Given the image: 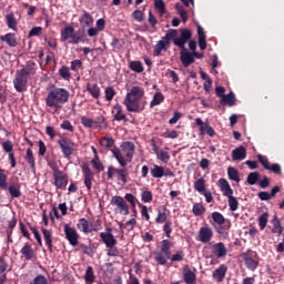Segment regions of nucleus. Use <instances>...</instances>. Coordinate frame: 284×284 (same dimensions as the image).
Returning a JSON list of instances; mask_svg holds the SVG:
<instances>
[{
  "mask_svg": "<svg viewBox=\"0 0 284 284\" xmlns=\"http://www.w3.org/2000/svg\"><path fill=\"white\" fill-rule=\"evenodd\" d=\"M232 229V222L229 220L223 224L214 225L215 232L221 239H230V230Z\"/></svg>",
  "mask_w": 284,
  "mask_h": 284,
  "instance_id": "obj_18",
  "label": "nucleus"
},
{
  "mask_svg": "<svg viewBox=\"0 0 284 284\" xmlns=\"http://www.w3.org/2000/svg\"><path fill=\"white\" fill-rule=\"evenodd\" d=\"M227 175L231 181H235V183H241V178L239 175V170L233 166H229Z\"/></svg>",
  "mask_w": 284,
  "mask_h": 284,
  "instance_id": "obj_44",
  "label": "nucleus"
},
{
  "mask_svg": "<svg viewBox=\"0 0 284 284\" xmlns=\"http://www.w3.org/2000/svg\"><path fill=\"white\" fill-rule=\"evenodd\" d=\"M212 220L214 223H212L213 227L214 225H223V223H226L230 220H226L225 216H223L220 212H213L211 214Z\"/></svg>",
  "mask_w": 284,
  "mask_h": 284,
  "instance_id": "obj_40",
  "label": "nucleus"
},
{
  "mask_svg": "<svg viewBox=\"0 0 284 284\" xmlns=\"http://www.w3.org/2000/svg\"><path fill=\"white\" fill-rule=\"evenodd\" d=\"M227 199L231 212H236V210H239V200L234 195H231Z\"/></svg>",
  "mask_w": 284,
  "mask_h": 284,
  "instance_id": "obj_58",
  "label": "nucleus"
},
{
  "mask_svg": "<svg viewBox=\"0 0 284 284\" xmlns=\"http://www.w3.org/2000/svg\"><path fill=\"white\" fill-rule=\"evenodd\" d=\"M91 164L93 166V170H98V172H103V170H105V168L103 166V162L99 159V155H95L91 160Z\"/></svg>",
  "mask_w": 284,
  "mask_h": 284,
  "instance_id": "obj_51",
  "label": "nucleus"
},
{
  "mask_svg": "<svg viewBox=\"0 0 284 284\" xmlns=\"http://www.w3.org/2000/svg\"><path fill=\"white\" fill-rule=\"evenodd\" d=\"M174 243L170 240H162L160 242V250L154 252V261L158 265H168V260L172 257V247Z\"/></svg>",
  "mask_w": 284,
  "mask_h": 284,
  "instance_id": "obj_5",
  "label": "nucleus"
},
{
  "mask_svg": "<svg viewBox=\"0 0 284 284\" xmlns=\"http://www.w3.org/2000/svg\"><path fill=\"white\" fill-rule=\"evenodd\" d=\"M30 74H32V69L30 68H23L16 72L13 85L17 92H26V87L28 85V77H30Z\"/></svg>",
  "mask_w": 284,
  "mask_h": 284,
  "instance_id": "obj_6",
  "label": "nucleus"
},
{
  "mask_svg": "<svg viewBox=\"0 0 284 284\" xmlns=\"http://www.w3.org/2000/svg\"><path fill=\"white\" fill-rule=\"evenodd\" d=\"M258 179H261V173L251 172L246 178V183H248V185H256V183H258Z\"/></svg>",
  "mask_w": 284,
  "mask_h": 284,
  "instance_id": "obj_48",
  "label": "nucleus"
},
{
  "mask_svg": "<svg viewBox=\"0 0 284 284\" xmlns=\"http://www.w3.org/2000/svg\"><path fill=\"white\" fill-rule=\"evenodd\" d=\"M0 189L8 190V175H6V171L0 169Z\"/></svg>",
  "mask_w": 284,
  "mask_h": 284,
  "instance_id": "obj_54",
  "label": "nucleus"
},
{
  "mask_svg": "<svg viewBox=\"0 0 284 284\" xmlns=\"http://www.w3.org/2000/svg\"><path fill=\"white\" fill-rule=\"evenodd\" d=\"M253 254H254V252H252V251L243 254V261L245 263V266L247 267V270H251V272H254V270H256V267H258V261H256V260H254V257H252Z\"/></svg>",
  "mask_w": 284,
  "mask_h": 284,
  "instance_id": "obj_20",
  "label": "nucleus"
},
{
  "mask_svg": "<svg viewBox=\"0 0 284 284\" xmlns=\"http://www.w3.org/2000/svg\"><path fill=\"white\" fill-rule=\"evenodd\" d=\"M68 101H70V91H68V89L53 88L47 95L45 105L59 112Z\"/></svg>",
  "mask_w": 284,
  "mask_h": 284,
  "instance_id": "obj_3",
  "label": "nucleus"
},
{
  "mask_svg": "<svg viewBox=\"0 0 284 284\" xmlns=\"http://www.w3.org/2000/svg\"><path fill=\"white\" fill-rule=\"evenodd\" d=\"M170 258H171V263H181V261H183V258H185V252L178 251Z\"/></svg>",
  "mask_w": 284,
  "mask_h": 284,
  "instance_id": "obj_59",
  "label": "nucleus"
},
{
  "mask_svg": "<svg viewBox=\"0 0 284 284\" xmlns=\"http://www.w3.org/2000/svg\"><path fill=\"white\" fill-rule=\"evenodd\" d=\"M105 101H112L114 97H116V91H114V87H106L104 90Z\"/></svg>",
  "mask_w": 284,
  "mask_h": 284,
  "instance_id": "obj_55",
  "label": "nucleus"
},
{
  "mask_svg": "<svg viewBox=\"0 0 284 284\" xmlns=\"http://www.w3.org/2000/svg\"><path fill=\"white\" fill-rule=\"evenodd\" d=\"M93 125H94V129H103V128H108V121H105V116H103L102 114L98 115L95 118V120H93Z\"/></svg>",
  "mask_w": 284,
  "mask_h": 284,
  "instance_id": "obj_42",
  "label": "nucleus"
},
{
  "mask_svg": "<svg viewBox=\"0 0 284 284\" xmlns=\"http://www.w3.org/2000/svg\"><path fill=\"white\" fill-rule=\"evenodd\" d=\"M155 223H168V207L159 206Z\"/></svg>",
  "mask_w": 284,
  "mask_h": 284,
  "instance_id": "obj_34",
  "label": "nucleus"
},
{
  "mask_svg": "<svg viewBox=\"0 0 284 284\" xmlns=\"http://www.w3.org/2000/svg\"><path fill=\"white\" fill-rule=\"evenodd\" d=\"M226 274H227V265L221 264L220 267L213 271L212 273L213 281H216V283H223V281H225Z\"/></svg>",
  "mask_w": 284,
  "mask_h": 284,
  "instance_id": "obj_21",
  "label": "nucleus"
},
{
  "mask_svg": "<svg viewBox=\"0 0 284 284\" xmlns=\"http://www.w3.org/2000/svg\"><path fill=\"white\" fill-rule=\"evenodd\" d=\"M123 105H125L128 112L141 114L148 105V101H145V89L139 85L132 87L124 98Z\"/></svg>",
  "mask_w": 284,
  "mask_h": 284,
  "instance_id": "obj_2",
  "label": "nucleus"
},
{
  "mask_svg": "<svg viewBox=\"0 0 284 284\" xmlns=\"http://www.w3.org/2000/svg\"><path fill=\"white\" fill-rule=\"evenodd\" d=\"M93 226L90 221H88L85 217H82L78 221L77 227L80 230V232H83V234H90L92 232H99L101 230V220H95Z\"/></svg>",
  "mask_w": 284,
  "mask_h": 284,
  "instance_id": "obj_10",
  "label": "nucleus"
},
{
  "mask_svg": "<svg viewBox=\"0 0 284 284\" xmlns=\"http://www.w3.org/2000/svg\"><path fill=\"white\" fill-rule=\"evenodd\" d=\"M95 278L94 268L92 266H88L84 274L85 283H94Z\"/></svg>",
  "mask_w": 284,
  "mask_h": 284,
  "instance_id": "obj_46",
  "label": "nucleus"
},
{
  "mask_svg": "<svg viewBox=\"0 0 284 284\" xmlns=\"http://www.w3.org/2000/svg\"><path fill=\"white\" fill-rule=\"evenodd\" d=\"M257 161H260V163H261L262 168H264V170H268L270 172H273V174H281V172H282L281 164L274 163V164L270 165V160L267 159V156L257 154Z\"/></svg>",
  "mask_w": 284,
  "mask_h": 284,
  "instance_id": "obj_12",
  "label": "nucleus"
},
{
  "mask_svg": "<svg viewBox=\"0 0 284 284\" xmlns=\"http://www.w3.org/2000/svg\"><path fill=\"white\" fill-rule=\"evenodd\" d=\"M53 179L58 190H65V187H68V175L63 171H57L53 174Z\"/></svg>",
  "mask_w": 284,
  "mask_h": 284,
  "instance_id": "obj_17",
  "label": "nucleus"
},
{
  "mask_svg": "<svg viewBox=\"0 0 284 284\" xmlns=\"http://www.w3.org/2000/svg\"><path fill=\"white\" fill-rule=\"evenodd\" d=\"M154 195H152V191H143L141 193L142 203H152Z\"/></svg>",
  "mask_w": 284,
  "mask_h": 284,
  "instance_id": "obj_57",
  "label": "nucleus"
},
{
  "mask_svg": "<svg viewBox=\"0 0 284 284\" xmlns=\"http://www.w3.org/2000/svg\"><path fill=\"white\" fill-rule=\"evenodd\" d=\"M192 39V30L190 29H180V37L179 31L176 29L168 30L166 34L159 40L154 47L153 54L154 57H161V53L168 52L170 50V41H173V45L176 48H182Z\"/></svg>",
  "mask_w": 284,
  "mask_h": 284,
  "instance_id": "obj_1",
  "label": "nucleus"
},
{
  "mask_svg": "<svg viewBox=\"0 0 284 284\" xmlns=\"http://www.w3.org/2000/svg\"><path fill=\"white\" fill-rule=\"evenodd\" d=\"M82 30L85 28H92L94 26V18L88 11H83V14L79 19Z\"/></svg>",
  "mask_w": 284,
  "mask_h": 284,
  "instance_id": "obj_24",
  "label": "nucleus"
},
{
  "mask_svg": "<svg viewBox=\"0 0 284 284\" xmlns=\"http://www.w3.org/2000/svg\"><path fill=\"white\" fill-rule=\"evenodd\" d=\"M273 233L282 235L283 234V225H281V220L275 215L273 219Z\"/></svg>",
  "mask_w": 284,
  "mask_h": 284,
  "instance_id": "obj_50",
  "label": "nucleus"
},
{
  "mask_svg": "<svg viewBox=\"0 0 284 284\" xmlns=\"http://www.w3.org/2000/svg\"><path fill=\"white\" fill-rule=\"evenodd\" d=\"M192 212L194 216H203V214H205V206L201 203H194Z\"/></svg>",
  "mask_w": 284,
  "mask_h": 284,
  "instance_id": "obj_52",
  "label": "nucleus"
},
{
  "mask_svg": "<svg viewBox=\"0 0 284 284\" xmlns=\"http://www.w3.org/2000/svg\"><path fill=\"white\" fill-rule=\"evenodd\" d=\"M29 284H49L48 277L43 274H38Z\"/></svg>",
  "mask_w": 284,
  "mask_h": 284,
  "instance_id": "obj_61",
  "label": "nucleus"
},
{
  "mask_svg": "<svg viewBox=\"0 0 284 284\" xmlns=\"http://www.w3.org/2000/svg\"><path fill=\"white\" fill-rule=\"evenodd\" d=\"M82 175L84 180V185L90 192L92 190V181H94V172H92V169H90V165L83 164L82 165Z\"/></svg>",
  "mask_w": 284,
  "mask_h": 284,
  "instance_id": "obj_15",
  "label": "nucleus"
},
{
  "mask_svg": "<svg viewBox=\"0 0 284 284\" xmlns=\"http://www.w3.org/2000/svg\"><path fill=\"white\" fill-rule=\"evenodd\" d=\"M112 114H114V121L128 122V115L123 112V106H121V104H115L113 106Z\"/></svg>",
  "mask_w": 284,
  "mask_h": 284,
  "instance_id": "obj_29",
  "label": "nucleus"
},
{
  "mask_svg": "<svg viewBox=\"0 0 284 284\" xmlns=\"http://www.w3.org/2000/svg\"><path fill=\"white\" fill-rule=\"evenodd\" d=\"M213 237L214 231H212V227L209 226V224H205L200 229L197 239L201 243H210Z\"/></svg>",
  "mask_w": 284,
  "mask_h": 284,
  "instance_id": "obj_14",
  "label": "nucleus"
},
{
  "mask_svg": "<svg viewBox=\"0 0 284 284\" xmlns=\"http://www.w3.org/2000/svg\"><path fill=\"white\" fill-rule=\"evenodd\" d=\"M63 230L67 241H69L72 247H77V245H79V233L77 229L70 226V224H64Z\"/></svg>",
  "mask_w": 284,
  "mask_h": 284,
  "instance_id": "obj_11",
  "label": "nucleus"
},
{
  "mask_svg": "<svg viewBox=\"0 0 284 284\" xmlns=\"http://www.w3.org/2000/svg\"><path fill=\"white\" fill-rule=\"evenodd\" d=\"M163 101H165V97L163 95V93L156 92L153 95L152 101L150 102V108H155V105H161V103H163Z\"/></svg>",
  "mask_w": 284,
  "mask_h": 284,
  "instance_id": "obj_43",
  "label": "nucleus"
},
{
  "mask_svg": "<svg viewBox=\"0 0 284 284\" xmlns=\"http://www.w3.org/2000/svg\"><path fill=\"white\" fill-rule=\"evenodd\" d=\"M197 37H199V48L200 50H206L207 48V41L205 31H203V27L197 26Z\"/></svg>",
  "mask_w": 284,
  "mask_h": 284,
  "instance_id": "obj_33",
  "label": "nucleus"
},
{
  "mask_svg": "<svg viewBox=\"0 0 284 284\" xmlns=\"http://www.w3.org/2000/svg\"><path fill=\"white\" fill-rule=\"evenodd\" d=\"M14 227H17V217L13 216L9 222H8V230H7V235L8 239L10 240V237L12 236V230H14Z\"/></svg>",
  "mask_w": 284,
  "mask_h": 284,
  "instance_id": "obj_60",
  "label": "nucleus"
},
{
  "mask_svg": "<svg viewBox=\"0 0 284 284\" xmlns=\"http://www.w3.org/2000/svg\"><path fill=\"white\" fill-rule=\"evenodd\" d=\"M151 176L153 179H163V176H165V169L163 166L154 164L153 169L151 170Z\"/></svg>",
  "mask_w": 284,
  "mask_h": 284,
  "instance_id": "obj_38",
  "label": "nucleus"
},
{
  "mask_svg": "<svg viewBox=\"0 0 284 284\" xmlns=\"http://www.w3.org/2000/svg\"><path fill=\"white\" fill-rule=\"evenodd\" d=\"M81 123L84 128H94V120H92L88 116H82Z\"/></svg>",
  "mask_w": 284,
  "mask_h": 284,
  "instance_id": "obj_64",
  "label": "nucleus"
},
{
  "mask_svg": "<svg viewBox=\"0 0 284 284\" xmlns=\"http://www.w3.org/2000/svg\"><path fill=\"white\" fill-rule=\"evenodd\" d=\"M245 156H247V150L243 145L232 151L233 161H244Z\"/></svg>",
  "mask_w": 284,
  "mask_h": 284,
  "instance_id": "obj_30",
  "label": "nucleus"
},
{
  "mask_svg": "<svg viewBox=\"0 0 284 284\" xmlns=\"http://www.w3.org/2000/svg\"><path fill=\"white\" fill-rule=\"evenodd\" d=\"M6 23L10 30H17L18 22L14 13L10 12L6 16Z\"/></svg>",
  "mask_w": 284,
  "mask_h": 284,
  "instance_id": "obj_41",
  "label": "nucleus"
},
{
  "mask_svg": "<svg viewBox=\"0 0 284 284\" xmlns=\"http://www.w3.org/2000/svg\"><path fill=\"white\" fill-rule=\"evenodd\" d=\"M59 75L61 79H64V81H70L72 73H70V69L65 65L59 69Z\"/></svg>",
  "mask_w": 284,
  "mask_h": 284,
  "instance_id": "obj_53",
  "label": "nucleus"
},
{
  "mask_svg": "<svg viewBox=\"0 0 284 284\" xmlns=\"http://www.w3.org/2000/svg\"><path fill=\"white\" fill-rule=\"evenodd\" d=\"M58 145L60 146L64 159H70L77 150V144L68 136H60L58 140Z\"/></svg>",
  "mask_w": 284,
  "mask_h": 284,
  "instance_id": "obj_8",
  "label": "nucleus"
},
{
  "mask_svg": "<svg viewBox=\"0 0 284 284\" xmlns=\"http://www.w3.org/2000/svg\"><path fill=\"white\" fill-rule=\"evenodd\" d=\"M21 258L26 261H32V258H37V252L32 248V244L24 243L22 248L20 250Z\"/></svg>",
  "mask_w": 284,
  "mask_h": 284,
  "instance_id": "obj_19",
  "label": "nucleus"
},
{
  "mask_svg": "<svg viewBox=\"0 0 284 284\" xmlns=\"http://www.w3.org/2000/svg\"><path fill=\"white\" fill-rule=\"evenodd\" d=\"M213 254L216 258H225V256H227V247H225V243H215L213 245Z\"/></svg>",
  "mask_w": 284,
  "mask_h": 284,
  "instance_id": "obj_25",
  "label": "nucleus"
},
{
  "mask_svg": "<svg viewBox=\"0 0 284 284\" xmlns=\"http://www.w3.org/2000/svg\"><path fill=\"white\" fill-rule=\"evenodd\" d=\"M74 34V27L72 26H67L61 30V37H60V41L62 43H65V41H68V39H72V36Z\"/></svg>",
  "mask_w": 284,
  "mask_h": 284,
  "instance_id": "obj_32",
  "label": "nucleus"
},
{
  "mask_svg": "<svg viewBox=\"0 0 284 284\" xmlns=\"http://www.w3.org/2000/svg\"><path fill=\"white\" fill-rule=\"evenodd\" d=\"M24 161L30 165V170L33 174L37 173V161L34 160V153L32 149L28 148L26 150Z\"/></svg>",
  "mask_w": 284,
  "mask_h": 284,
  "instance_id": "obj_26",
  "label": "nucleus"
},
{
  "mask_svg": "<svg viewBox=\"0 0 284 284\" xmlns=\"http://www.w3.org/2000/svg\"><path fill=\"white\" fill-rule=\"evenodd\" d=\"M106 176L109 181H114V176H116V181H121L122 185H126L130 173L125 170V166H122V169H116L110 165L108 166Z\"/></svg>",
  "mask_w": 284,
  "mask_h": 284,
  "instance_id": "obj_7",
  "label": "nucleus"
},
{
  "mask_svg": "<svg viewBox=\"0 0 284 284\" xmlns=\"http://www.w3.org/2000/svg\"><path fill=\"white\" fill-rule=\"evenodd\" d=\"M0 41H3L9 48H17V34L7 33L0 37Z\"/></svg>",
  "mask_w": 284,
  "mask_h": 284,
  "instance_id": "obj_31",
  "label": "nucleus"
},
{
  "mask_svg": "<svg viewBox=\"0 0 284 284\" xmlns=\"http://www.w3.org/2000/svg\"><path fill=\"white\" fill-rule=\"evenodd\" d=\"M200 132H201V134H204L206 132V134L209 136H214L216 134V132H214V129L212 128V125H210L209 123H206V125L200 128Z\"/></svg>",
  "mask_w": 284,
  "mask_h": 284,
  "instance_id": "obj_62",
  "label": "nucleus"
},
{
  "mask_svg": "<svg viewBox=\"0 0 284 284\" xmlns=\"http://www.w3.org/2000/svg\"><path fill=\"white\" fill-rule=\"evenodd\" d=\"M129 68H130V70H132V72H136L138 74H141V72H143V70H145L143 68V62H141L139 60L130 61Z\"/></svg>",
  "mask_w": 284,
  "mask_h": 284,
  "instance_id": "obj_39",
  "label": "nucleus"
},
{
  "mask_svg": "<svg viewBox=\"0 0 284 284\" xmlns=\"http://www.w3.org/2000/svg\"><path fill=\"white\" fill-rule=\"evenodd\" d=\"M154 8L158 10L160 17H163L168 11L165 9V1L163 0H154Z\"/></svg>",
  "mask_w": 284,
  "mask_h": 284,
  "instance_id": "obj_49",
  "label": "nucleus"
},
{
  "mask_svg": "<svg viewBox=\"0 0 284 284\" xmlns=\"http://www.w3.org/2000/svg\"><path fill=\"white\" fill-rule=\"evenodd\" d=\"M87 90L89 91V93L93 99H99V97H101V88H99V84L97 83L92 84L88 82Z\"/></svg>",
  "mask_w": 284,
  "mask_h": 284,
  "instance_id": "obj_35",
  "label": "nucleus"
},
{
  "mask_svg": "<svg viewBox=\"0 0 284 284\" xmlns=\"http://www.w3.org/2000/svg\"><path fill=\"white\" fill-rule=\"evenodd\" d=\"M183 280L186 284H196V273L189 265L183 267Z\"/></svg>",
  "mask_w": 284,
  "mask_h": 284,
  "instance_id": "obj_23",
  "label": "nucleus"
},
{
  "mask_svg": "<svg viewBox=\"0 0 284 284\" xmlns=\"http://www.w3.org/2000/svg\"><path fill=\"white\" fill-rule=\"evenodd\" d=\"M124 201L126 203H130L132 210H134V207H136V205H139V203H141V202H139V199H136V196H134V194H132V193H126L124 195Z\"/></svg>",
  "mask_w": 284,
  "mask_h": 284,
  "instance_id": "obj_47",
  "label": "nucleus"
},
{
  "mask_svg": "<svg viewBox=\"0 0 284 284\" xmlns=\"http://www.w3.org/2000/svg\"><path fill=\"white\" fill-rule=\"evenodd\" d=\"M7 190L11 199H19V196H21V183H19V180H17V182L10 183L9 186L7 184Z\"/></svg>",
  "mask_w": 284,
  "mask_h": 284,
  "instance_id": "obj_27",
  "label": "nucleus"
},
{
  "mask_svg": "<svg viewBox=\"0 0 284 284\" xmlns=\"http://www.w3.org/2000/svg\"><path fill=\"white\" fill-rule=\"evenodd\" d=\"M193 187H194L195 192H199L200 194H203V192H206L205 191V179L204 178L197 179L194 182Z\"/></svg>",
  "mask_w": 284,
  "mask_h": 284,
  "instance_id": "obj_45",
  "label": "nucleus"
},
{
  "mask_svg": "<svg viewBox=\"0 0 284 284\" xmlns=\"http://www.w3.org/2000/svg\"><path fill=\"white\" fill-rule=\"evenodd\" d=\"M156 159L159 161H162V163H169L170 162V152L161 150L160 152H158Z\"/></svg>",
  "mask_w": 284,
  "mask_h": 284,
  "instance_id": "obj_56",
  "label": "nucleus"
},
{
  "mask_svg": "<svg viewBox=\"0 0 284 284\" xmlns=\"http://www.w3.org/2000/svg\"><path fill=\"white\" fill-rule=\"evenodd\" d=\"M221 103L229 105L230 108L236 105V97L234 95V92H230L229 94L223 95Z\"/></svg>",
  "mask_w": 284,
  "mask_h": 284,
  "instance_id": "obj_36",
  "label": "nucleus"
},
{
  "mask_svg": "<svg viewBox=\"0 0 284 284\" xmlns=\"http://www.w3.org/2000/svg\"><path fill=\"white\" fill-rule=\"evenodd\" d=\"M219 185L221 192L223 193V196H226L227 199H230V196H234V190H232V186L230 185V182H227V180L221 178L219 180Z\"/></svg>",
  "mask_w": 284,
  "mask_h": 284,
  "instance_id": "obj_22",
  "label": "nucleus"
},
{
  "mask_svg": "<svg viewBox=\"0 0 284 284\" xmlns=\"http://www.w3.org/2000/svg\"><path fill=\"white\" fill-rule=\"evenodd\" d=\"M100 239L102 243H104L105 247H114L116 246V237L112 234V227L108 226L105 232L100 233Z\"/></svg>",
  "mask_w": 284,
  "mask_h": 284,
  "instance_id": "obj_13",
  "label": "nucleus"
},
{
  "mask_svg": "<svg viewBox=\"0 0 284 284\" xmlns=\"http://www.w3.org/2000/svg\"><path fill=\"white\" fill-rule=\"evenodd\" d=\"M115 141L114 138H110V136H102L100 139V145H102V148H106V150H114V148H116L114 145Z\"/></svg>",
  "mask_w": 284,
  "mask_h": 284,
  "instance_id": "obj_37",
  "label": "nucleus"
},
{
  "mask_svg": "<svg viewBox=\"0 0 284 284\" xmlns=\"http://www.w3.org/2000/svg\"><path fill=\"white\" fill-rule=\"evenodd\" d=\"M180 61L183 65V68H190L192 63H194L195 59L192 52H187V49L185 48V44H183V48H180Z\"/></svg>",
  "mask_w": 284,
  "mask_h": 284,
  "instance_id": "obj_16",
  "label": "nucleus"
},
{
  "mask_svg": "<svg viewBox=\"0 0 284 284\" xmlns=\"http://www.w3.org/2000/svg\"><path fill=\"white\" fill-rule=\"evenodd\" d=\"M111 205L115 207L114 212L116 214H121L122 216H128V214H130V205H128V202L121 195L112 196Z\"/></svg>",
  "mask_w": 284,
  "mask_h": 284,
  "instance_id": "obj_9",
  "label": "nucleus"
},
{
  "mask_svg": "<svg viewBox=\"0 0 284 284\" xmlns=\"http://www.w3.org/2000/svg\"><path fill=\"white\" fill-rule=\"evenodd\" d=\"M267 219H270V214H267V213H263L258 217V225H260L261 230H263L264 227H267Z\"/></svg>",
  "mask_w": 284,
  "mask_h": 284,
  "instance_id": "obj_63",
  "label": "nucleus"
},
{
  "mask_svg": "<svg viewBox=\"0 0 284 284\" xmlns=\"http://www.w3.org/2000/svg\"><path fill=\"white\" fill-rule=\"evenodd\" d=\"M121 149L125 156L121 153ZM121 149L113 148L111 149V152L121 168H128V163H132V159H134V151L136 150V146L134 145V142L125 141L122 142Z\"/></svg>",
  "mask_w": 284,
  "mask_h": 284,
  "instance_id": "obj_4",
  "label": "nucleus"
},
{
  "mask_svg": "<svg viewBox=\"0 0 284 284\" xmlns=\"http://www.w3.org/2000/svg\"><path fill=\"white\" fill-rule=\"evenodd\" d=\"M41 232L43 234L44 243L48 247V251L50 252V254H52V252H54V248H53V245H52V242H53L52 230H48L45 227H42Z\"/></svg>",
  "mask_w": 284,
  "mask_h": 284,
  "instance_id": "obj_28",
  "label": "nucleus"
}]
</instances>
